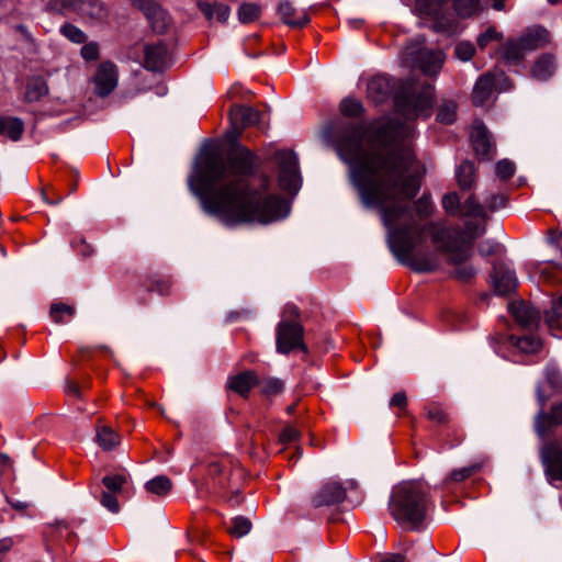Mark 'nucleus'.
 <instances>
[{
    "label": "nucleus",
    "mask_w": 562,
    "mask_h": 562,
    "mask_svg": "<svg viewBox=\"0 0 562 562\" xmlns=\"http://www.w3.org/2000/svg\"><path fill=\"white\" fill-rule=\"evenodd\" d=\"M486 231L485 225H479L474 222H467L465 223V232L470 235L469 241L473 243V239L482 236ZM468 241V239H465Z\"/></svg>",
    "instance_id": "nucleus-54"
},
{
    "label": "nucleus",
    "mask_w": 562,
    "mask_h": 562,
    "mask_svg": "<svg viewBox=\"0 0 562 562\" xmlns=\"http://www.w3.org/2000/svg\"><path fill=\"white\" fill-rule=\"evenodd\" d=\"M199 9L205 15L206 19L212 20L215 16L214 3L200 2Z\"/></svg>",
    "instance_id": "nucleus-62"
},
{
    "label": "nucleus",
    "mask_w": 562,
    "mask_h": 562,
    "mask_svg": "<svg viewBox=\"0 0 562 562\" xmlns=\"http://www.w3.org/2000/svg\"><path fill=\"white\" fill-rule=\"evenodd\" d=\"M127 483V475L123 473L105 475L102 479V484L106 488L105 492L117 494L123 490V486Z\"/></svg>",
    "instance_id": "nucleus-38"
},
{
    "label": "nucleus",
    "mask_w": 562,
    "mask_h": 562,
    "mask_svg": "<svg viewBox=\"0 0 562 562\" xmlns=\"http://www.w3.org/2000/svg\"><path fill=\"white\" fill-rule=\"evenodd\" d=\"M457 119V104L452 100L443 101L437 113V121L452 124Z\"/></svg>",
    "instance_id": "nucleus-37"
},
{
    "label": "nucleus",
    "mask_w": 562,
    "mask_h": 562,
    "mask_svg": "<svg viewBox=\"0 0 562 562\" xmlns=\"http://www.w3.org/2000/svg\"><path fill=\"white\" fill-rule=\"evenodd\" d=\"M507 203V195L499 193L493 194L491 198L486 199L485 206L488 211L495 212L504 206Z\"/></svg>",
    "instance_id": "nucleus-52"
},
{
    "label": "nucleus",
    "mask_w": 562,
    "mask_h": 562,
    "mask_svg": "<svg viewBox=\"0 0 562 562\" xmlns=\"http://www.w3.org/2000/svg\"><path fill=\"white\" fill-rule=\"evenodd\" d=\"M390 407H396L401 411H405L407 407L406 393L403 391L395 393L390 400Z\"/></svg>",
    "instance_id": "nucleus-58"
},
{
    "label": "nucleus",
    "mask_w": 562,
    "mask_h": 562,
    "mask_svg": "<svg viewBox=\"0 0 562 562\" xmlns=\"http://www.w3.org/2000/svg\"><path fill=\"white\" fill-rule=\"evenodd\" d=\"M143 65L153 72L162 71L169 67L170 56L167 45L162 42L145 45Z\"/></svg>",
    "instance_id": "nucleus-9"
},
{
    "label": "nucleus",
    "mask_w": 562,
    "mask_h": 562,
    "mask_svg": "<svg viewBox=\"0 0 562 562\" xmlns=\"http://www.w3.org/2000/svg\"><path fill=\"white\" fill-rule=\"evenodd\" d=\"M117 67L112 61H103L99 65L95 76V93L101 97H108L117 86Z\"/></svg>",
    "instance_id": "nucleus-8"
},
{
    "label": "nucleus",
    "mask_w": 562,
    "mask_h": 562,
    "mask_svg": "<svg viewBox=\"0 0 562 562\" xmlns=\"http://www.w3.org/2000/svg\"><path fill=\"white\" fill-rule=\"evenodd\" d=\"M562 317V293L559 301L554 304L551 314L547 316V324L549 328L561 325Z\"/></svg>",
    "instance_id": "nucleus-51"
},
{
    "label": "nucleus",
    "mask_w": 562,
    "mask_h": 562,
    "mask_svg": "<svg viewBox=\"0 0 562 562\" xmlns=\"http://www.w3.org/2000/svg\"><path fill=\"white\" fill-rule=\"evenodd\" d=\"M60 33L70 42L76 44H82L87 40V35L78 26L71 23H65L60 27Z\"/></svg>",
    "instance_id": "nucleus-41"
},
{
    "label": "nucleus",
    "mask_w": 562,
    "mask_h": 562,
    "mask_svg": "<svg viewBox=\"0 0 562 562\" xmlns=\"http://www.w3.org/2000/svg\"><path fill=\"white\" fill-rule=\"evenodd\" d=\"M346 498V490L339 482L324 484L312 498L314 507L331 506Z\"/></svg>",
    "instance_id": "nucleus-12"
},
{
    "label": "nucleus",
    "mask_w": 562,
    "mask_h": 562,
    "mask_svg": "<svg viewBox=\"0 0 562 562\" xmlns=\"http://www.w3.org/2000/svg\"><path fill=\"white\" fill-rule=\"evenodd\" d=\"M172 481L166 475H158L145 484L147 492L164 497L172 490Z\"/></svg>",
    "instance_id": "nucleus-32"
},
{
    "label": "nucleus",
    "mask_w": 562,
    "mask_h": 562,
    "mask_svg": "<svg viewBox=\"0 0 562 562\" xmlns=\"http://www.w3.org/2000/svg\"><path fill=\"white\" fill-rule=\"evenodd\" d=\"M368 97L376 104L384 102L392 92L391 80L384 75L374 76L368 83Z\"/></svg>",
    "instance_id": "nucleus-21"
},
{
    "label": "nucleus",
    "mask_w": 562,
    "mask_h": 562,
    "mask_svg": "<svg viewBox=\"0 0 562 562\" xmlns=\"http://www.w3.org/2000/svg\"><path fill=\"white\" fill-rule=\"evenodd\" d=\"M134 4L145 14L155 32L167 31L169 16L155 0H134Z\"/></svg>",
    "instance_id": "nucleus-10"
},
{
    "label": "nucleus",
    "mask_w": 562,
    "mask_h": 562,
    "mask_svg": "<svg viewBox=\"0 0 562 562\" xmlns=\"http://www.w3.org/2000/svg\"><path fill=\"white\" fill-rule=\"evenodd\" d=\"M509 312L515 321L526 329H533L540 322V312L525 302H514L509 305Z\"/></svg>",
    "instance_id": "nucleus-14"
},
{
    "label": "nucleus",
    "mask_w": 562,
    "mask_h": 562,
    "mask_svg": "<svg viewBox=\"0 0 562 562\" xmlns=\"http://www.w3.org/2000/svg\"><path fill=\"white\" fill-rule=\"evenodd\" d=\"M256 171L257 157L244 146L229 153L227 160L217 151H207L188 178V187L203 211L228 227L266 225L284 218L290 211L286 201L269 192L265 175L260 184L254 186L249 177Z\"/></svg>",
    "instance_id": "nucleus-2"
},
{
    "label": "nucleus",
    "mask_w": 562,
    "mask_h": 562,
    "mask_svg": "<svg viewBox=\"0 0 562 562\" xmlns=\"http://www.w3.org/2000/svg\"><path fill=\"white\" fill-rule=\"evenodd\" d=\"M538 341L530 337H524L518 341V347L525 351H533L538 348Z\"/></svg>",
    "instance_id": "nucleus-61"
},
{
    "label": "nucleus",
    "mask_w": 562,
    "mask_h": 562,
    "mask_svg": "<svg viewBox=\"0 0 562 562\" xmlns=\"http://www.w3.org/2000/svg\"><path fill=\"white\" fill-rule=\"evenodd\" d=\"M76 12L94 21H103L108 16V9L100 0H80Z\"/></svg>",
    "instance_id": "nucleus-23"
},
{
    "label": "nucleus",
    "mask_w": 562,
    "mask_h": 562,
    "mask_svg": "<svg viewBox=\"0 0 562 562\" xmlns=\"http://www.w3.org/2000/svg\"><path fill=\"white\" fill-rule=\"evenodd\" d=\"M461 206L460 198L456 192L447 193L442 198V207L449 214L456 215Z\"/></svg>",
    "instance_id": "nucleus-45"
},
{
    "label": "nucleus",
    "mask_w": 562,
    "mask_h": 562,
    "mask_svg": "<svg viewBox=\"0 0 562 562\" xmlns=\"http://www.w3.org/2000/svg\"><path fill=\"white\" fill-rule=\"evenodd\" d=\"M257 385H259L261 392L268 396L278 395L283 391V382L276 378L265 380L259 379V383Z\"/></svg>",
    "instance_id": "nucleus-42"
},
{
    "label": "nucleus",
    "mask_w": 562,
    "mask_h": 562,
    "mask_svg": "<svg viewBox=\"0 0 562 562\" xmlns=\"http://www.w3.org/2000/svg\"><path fill=\"white\" fill-rule=\"evenodd\" d=\"M13 541L11 538H3L0 540V557L3 559L7 552L12 548Z\"/></svg>",
    "instance_id": "nucleus-64"
},
{
    "label": "nucleus",
    "mask_w": 562,
    "mask_h": 562,
    "mask_svg": "<svg viewBox=\"0 0 562 562\" xmlns=\"http://www.w3.org/2000/svg\"><path fill=\"white\" fill-rule=\"evenodd\" d=\"M528 52L525 50L520 37L507 42L503 47V58L509 64H518Z\"/></svg>",
    "instance_id": "nucleus-31"
},
{
    "label": "nucleus",
    "mask_w": 562,
    "mask_h": 562,
    "mask_svg": "<svg viewBox=\"0 0 562 562\" xmlns=\"http://www.w3.org/2000/svg\"><path fill=\"white\" fill-rule=\"evenodd\" d=\"M297 436H299V432L295 428L285 427L280 435V441L282 443H286V442H290V441H293L294 439H296Z\"/></svg>",
    "instance_id": "nucleus-60"
},
{
    "label": "nucleus",
    "mask_w": 562,
    "mask_h": 562,
    "mask_svg": "<svg viewBox=\"0 0 562 562\" xmlns=\"http://www.w3.org/2000/svg\"><path fill=\"white\" fill-rule=\"evenodd\" d=\"M47 93V82L42 77H34L26 83L24 99L26 102H37Z\"/></svg>",
    "instance_id": "nucleus-27"
},
{
    "label": "nucleus",
    "mask_w": 562,
    "mask_h": 562,
    "mask_svg": "<svg viewBox=\"0 0 562 562\" xmlns=\"http://www.w3.org/2000/svg\"><path fill=\"white\" fill-rule=\"evenodd\" d=\"M502 38V34L498 33L495 27H488L484 33H481L476 43L481 49H484L488 46L490 43L499 41Z\"/></svg>",
    "instance_id": "nucleus-47"
},
{
    "label": "nucleus",
    "mask_w": 562,
    "mask_h": 562,
    "mask_svg": "<svg viewBox=\"0 0 562 562\" xmlns=\"http://www.w3.org/2000/svg\"><path fill=\"white\" fill-rule=\"evenodd\" d=\"M555 70L554 58L550 54L541 55L532 66L531 74L537 80H548Z\"/></svg>",
    "instance_id": "nucleus-25"
},
{
    "label": "nucleus",
    "mask_w": 562,
    "mask_h": 562,
    "mask_svg": "<svg viewBox=\"0 0 562 562\" xmlns=\"http://www.w3.org/2000/svg\"><path fill=\"white\" fill-rule=\"evenodd\" d=\"M80 0H48L46 7L50 11L63 12L65 10L76 11Z\"/></svg>",
    "instance_id": "nucleus-46"
},
{
    "label": "nucleus",
    "mask_w": 562,
    "mask_h": 562,
    "mask_svg": "<svg viewBox=\"0 0 562 562\" xmlns=\"http://www.w3.org/2000/svg\"><path fill=\"white\" fill-rule=\"evenodd\" d=\"M480 470H481V464L480 463H473V464L468 465V467H463V468H460V469L452 470L449 473V475L445 479V483L446 484H450V483L463 482L464 480L469 479L470 476H472L473 474H475Z\"/></svg>",
    "instance_id": "nucleus-34"
},
{
    "label": "nucleus",
    "mask_w": 562,
    "mask_h": 562,
    "mask_svg": "<svg viewBox=\"0 0 562 562\" xmlns=\"http://www.w3.org/2000/svg\"><path fill=\"white\" fill-rule=\"evenodd\" d=\"M97 442L105 451L113 450L120 443V436L108 426L97 428Z\"/></svg>",
    "instance_id": "nucleus-30"
},
{
    "label": "nucleus",
    "mask_w": 562,
    "mask_h": 562,
    "mask_svg": "<svg viewBox=\"0 0 562 562\" xmlns=\"http://www.w3.org/2000/svg\"><path fill=\"white\" fill-rule=\"evenodd\" d=\"M472 144L476 155L484 159H491L494 156L495 146L487 128L483 125H476L472 133Z\"/></svg>",
    "instance_id": "nucleus-16"
},
{
    "label": "nucleus",
    "mask_w": 562,
    "mask_h": 562,
    "mask_svg": "<svg viewBox=\"0 0 562 562\" xmlns=\"http://www.w3.org/2000/svg\"><path fill=\"white\" fill-rule=\"evenodd\" d=\"M537 394H538V401H539V403H540V411L537 413V415L535 416V419H533V429H535V430H536V420H537V417H538L540 414L549 415V414H551V413H552V411H553V408H554L555 406L562 405V402H560V403H554V404L550 407L549 412H546V411H544V406H546V404H547V397L541 393V390H540V389H538Z\"/></svg>",
    "instance_id": "nucleus-59"
},
{
    "label": "nucleus",
    "mask_w": 562,
    "mask_h": 562,
    "mask_svg": "<svg viewBox=\"0 0 562 562\" xmlns=\"http://www.w3.org/2000/svg\"><path fill=\"white\" fill-rule=\"evenodd\" d=\"M262 8L258 3L244 2L237 10V16L240 23L248 24L261 16Z\"/></svg>",
    "instance_id": "nucleus-33"
},
{
    "label": "nucleus",
    "mask_w": 562,
    "mask_h": 562,
    "mask_svg": "<svg viewBox=\"0 0 562 562\" xmlns=\"http://www.w3.org/2000/svg\"><path fill=\"white\" fill-rule=\"evenodd\" d=\"M81 57L87 61H93L99 58V45L94 42L85 44L81 47Z\"/></svg>",
    "instance_id": "nucleus-53"
},
{
    "label": "nucleus",
    "mask_w": 562,
    "mask_h": 562,
    "mask_svg": "<svg viewBox=\"0 0 562 562\" xmlns=\"http://www.w3.org/2000/svg\"><path fill=\"white\" fill-rule=\"evenodd\" d=\"M429 228L434 244L447 255V262L454 266L453 278L461 282L471 281L476 274V269L468 263L473 256L472 241H467L464 233L459 228L440 226L434 222L429 223Z\"/></svg>",
    "instance_id": "nucleus-4"
},
{
    "label": "nucleus",
    "mask_w": 562,
    "mask_h": 562,
    "mask_svg": "<svg viewBox=\"0 0 562 562\" xmlns=\"http://www.w3.org/2000/svg\"><path fill=\"white\" fill-rule=\"evenodd\" d=\"M283 319L281 322H299L300 310L294 304L285 305L283 310Z\"/></svg>",
    "instance_id": "nucleus-56"
},
{
    "label": "nucleus",
    "mask_w": 562,
    "mask_h": 562,
    "mask_svg": "<svg viewBox=\"0 0 562 562\" xmlns=\"http://www.w3.org/2000/svg\"><path fill=\"white\" fill-rule=\"evenodd\" d=\"M411 127L396 120L375 123L368 149L363 147V123L340 125L334 133L333 146L349 167V180L366 207L378 209L387 228V243L397 260L418 273L434 272L439 259L434 254L414 255L429 223L419 224L412 215L408 201L419 191L420 183L409 171L415 155L400 139L409 136Z\"/></svg>",
    "instance_id": "nucleus-1"
},
{
    "label": "nucleus",
    "mask_w": 562,
    "mask_h": 562,
    "mask_svg": "<svg viewBox=\"0 0 562 562\" xmlns=\"http://www.w3.org/2000/svg\"><path fill=\"white\" fill-rule=\"evenodd\" d=\"M474 52L475 48L471 42H460L454 48L456 56L462 61L470 60L473 57Z\"/></svg>",
    "instance_id": "nucleus-48"
},
{
    "label": "nucleus",
    "mask_w": 562,
    "mask_h": 562,
    "mask_svg": "<svg viewBox=\"0 0 562 562\" xmlns=\"http://www.w3.org/2000/svg\"><path fill=\"white\" fill-rule=\"evenodd\" d=\"M260 116L261 113L255 108L238 104L233 105L229 109V117L236 132L235 137H239L244 128L258 124Z\"/></svg>",
    "instance_id": "nucleus-11"
},
{
    "label": "nucleus",
    "mask_w": 562,
    "mask_h": 562,
    "mask_svg": "<svg viewBox=\"0 0 562 562\" xmlns=\"http://www.w3.org/2000/svg\"><path fill=\"white\" fill-rule=\"evenodd\" d=\"M273 158L279 167L278 181L280 188L289 193H296L302 181L297 156L292 150H278Z\"/></svg>",
    "instance_id": "nucleus-6"
},
{
    "label": "nucleus",
    "mask_w": 562,
    "mask_h": 562,
    "mask_svg": "<svg viewBox=\"0 0 562 562\" xmlns=\"http://www.w3.org/2000/svg\"><path fill=\"white\" fill-rule=\"evenodd\" d=\"M430 505L427 486L409 480L396 484L391 492L389 512L394 520L409 530H420Z\"/></svg>",
    "instance_id": "nucleus-3"
},
{
    "label": "nucleus",
    "mask_w": 562,
    "mask_h": 562,
    "mask_svg": "<svg viewBox=\"0 0 562 562\" xmlns=\"http://www.w3.org/2000/svg\"><path fill=\"white\" fill-rule=\"evenodd\" d=\"M498 244L492 240H484L479 246V254L483 257H488L498 250Z\"/></svg>",
    "instance_id": "nucleus-57"
},
{
    "label": "nucleus",
    "mask_w": 562,
    "mask_h": 562,
    "mask_svg": "<svg viewBox=\"0 0 562 562\" xmlns=\"http://www.w3.org/2000/svg\"><path fill=\"white\" fill-rule=\"evenodd\" d=\"M339 111L347 117H360L364 113V108L359 100L345 98L339 104Z\"/></svg>",
    "instance_id": "nucleus-35"
},
{
    "label": "nucleus",
    "mask_w": 562,
    "mask_h": 562,
    "mask_svg": "<svg viewBox=\"0 0 562 562\" xmlns=\"http://www.w3.org/2000/svg\"><path fill=\"white\" fill-rule=\"evenodd\" d=\"M495 171H496V176L499 179L508 180L514 176V173L516 171V166L509 159H502L497 162Z\"/></svg>",
    "instance_id": "nucleus-43"
},
{
    "label": "nucleus",
    "mask_w": 562,
    "mask_h": 562,
    "mask_svg": "<svg viewBox=\"0 0 562 562\" xmlns=\"http://www.w3.org/2000/svg\"><path fill=\"white\" fill-rule=\"evenodd\" d=\"M229 472H231V462L227 459L212 460L207 464V473L212 477L220 476V475L225 476ZM217 484L221 488L229 487L228 480L226 477L220 479Z\"/></svg>",
    "instance_id": "nucleus-29"
},
{
    "label": "nucleus",
    "mask_w": 562,
    "mask_h": 562,
    "mask_svg": "<svg viewBox=\"0 0 562 562\" xmlns=\"http://www.w3.org/2000/svg\"><path fill=\"white\" fill-rule=\"evenodd\" d=\"M488 0H452V9L460 19H474L484 12Z\"/></svg>",
    "instance_id": "nucleus-18"
},
{
    "label": "nucleus",
    "mask_w": 562,
    "mask_h": 562,
    "mask_svg": "<svg viewBox=\"0 0 562 562\" xmlns=\"http://www.w3.org/2000/svg\"><path fill=\"white\" fill-rule=\"evenodd\" d=\"M278 12L282 22L290 27L301 29L310 22L308 15L304 11L299 12L288 0L279 3Z\"/></svg>",
    "instance_id": "nucleus-17"
},
{
    "label": "nucleus",
    "mask_w": 562,
    "mask_h": 562,
    "mask_svg": "<svg viewBox=\"0 0 562 562\" xmlns=\"http://www.w3.org/2000/svg\"><path fill=\"white\" fill-rule=\"evenodd\" d=\"M427 418L439 425H447L450 422L449 414L445 408L436 403H432L425 407Z\"/></svg>",
    "instance_id": "nucleus-40"
},
{
    "label": "nucleus",
    "mask_w": 562,
    "mask_h": 562,
    "mask_svg": "<svg viewBox=\"0 0 562 562\" xmlns=\"http://www.w3.org/2000/svg\"><path fill=\"white\" fill-rule=\"evenodd\" d=\"M250 529L251 521L244 516H237L232 519V526L228 528V532L235 538H241L246 536Z\"/></svg>",
    "instance_id": "nucleus-39"
},
{
    "label": "nucleus",
    "mask_w": 562,
    "mask_h": 562,
    "mask_svg": "<svg viewBox=\"0 0 562 562\" xmlns=\"http://www.w3.org/2000/svg\"><path fill=\"white\" fill-rule=\"evenodd\" d=\"M231 506H239L243 502V497L238 490L232 492L225 499Z\"/></svg>",
    "instance_id": "nucleus-63"
},
{
    "label": "nucleus",
    "mask_w": 562,
    "mask_h": 562,
    "mask_svg": "<svg viewBox=\"0 0 562 562\" xmlns=\"http://www.w3.org/2000/svg\"><path fill=\"white\" fill-rule=\"evenodd\" d=\"M416 63L426 75L437 74L443 64V55L440 50L420 49Z\"/></svg>",
    "instance_id": "nucleus-20"
},
{
    "label": "nucleus",
    "mask_w": 562,
    "mask_h": 562,
    "mask_svg": "<svg viewBox=\"0 0 562 562\" xmlns=\"http://www.w3.org/2000/svg\"><path fill=\"white\" fill-rule=\"evenodd\" d=\"M415 209L420 218L428 217L432 212V203L430 196L423 194L416 202Z\"/></svg>",
    "instance_id": "nucleus-49"
},
{
    "label": "nucleus",
    "mask_w": 562,
    "mask_h": 562,
    "mask_svg": "<svg viewBox=\"0 0 562 562\" xmlns=\"http://www.w3.org/2000/svg\"><path fill=\"white\" fill-rule=\"evenodd\" d=\"M259 383V378L255 371L248 370L236 375L228 376L226 387L241 397H248L251 389Z\"/></svg>",
    "instance_id": "nucleus-15"
},
{
    "label": "nucleus",
    "mask_w": 562,
    "mask_h": 562,
    "mask_svg": "<svg viewBox=\"0 0 562 562\" xmlns=\"http://www.w3.org/2000/svg\"><path fill=\"white\" fill-rule=\"evenodd\" d=\"M303 335L304 328L300 322H280L276 337L278 352L286 355L296 348L306 351Z\"/></svg>",
    "instance_id": "nucleus-7"
},
{
    "label": "nucleus",
    "mask_w": 562,
    "mask_h": 562,
    "mask_svg": "<svg viewBox=\"0 0 562 562\" xmlns=\"http://www.w3.org/2000/svg\"><path fill=\"white\" fill-rule=\"evenodd\" d=\"M215 16L218 22L225 23L231 14V9L227 4L214 2Z\"/></svg>",
    "instance_id": "nucleus-55"
},
{
    "label": "nucleus",
    "mask_w": 562,
    "mask_h": 562,
    "mask_svg": "<svg viewBox=\"0 0 562 562\" xmlns=\"http://www.w3.org/2000/svg\"><path fill=\"white\" fill-rule=\"evenodd\" d=\"M100 503L112 514H117L120 512V504L115 494L102 492L100 496Z\"/></svg>",
    "instance_id": "nucleus-50"
},
{
    "label": "nucleus",
    "mask_w": 562,
    "mask_h": 562,
    "mask_svg": "<svg viewBox=\"0 0 562 562\" xmlns=\"http://www.w3.org/2000/svg\"><path fill=\"white\" fill-rule=\"evenodd\" d=\"M396 111L407 120L416 119L420 115H429V110L434 103V93L431 85H425L417 95H406L398 93L394 99Z\"/></svg>",
    "instance_id": "nucleus-5"
},
{
    "label": "nucleus",
    "mask_w": 562,
    "mask_h": 562,
    "mask_svg": "<svg viewBox=\"0 0 562 562\" xmlns=\"http://www.w3.org/2000/svg\"><path fill=\"white\" fill-rule=\"evenodd\" d=\"M492 282L494 291L498 295H508L517 288L515 272L504 263L493 267Z\"/></svg>",
    "instance_id": "nucleus-13"
},
{
    "label": "nucleus",
    "mask_w": 562,
    "mask_h": 562,
    "mask_svg": "<svg viewBox=\"0 0 562 562\" xmlns=\"http://www.w3.org/2000/svg\"><path fill=\"white\" fill-rule=\"evenodd\" d=\"M24 132V123L19 117L0 116V135H7L11 140L16 142Z\"/></svg>",
    "instance_id": "nucleus-26"
},
{
    "label": "nucleus",
    "mask_w": 562,
    "mask_h": 562,
    "mask_svg": "<svg viewBox=\"0 0 562 562\" xmlns=\"http://www.w3.org/2000/svg\"><path fill=\"white\" fill-rule=\"evenodd\" d=\"M457 182L461 190H471L476 182V169L472 161L464 160L456 170Z\"/></svg>",
    "instance_id": "nucleus-24"
},
{
    "label": "nucleus",
    "mask_w": 562,
    "mask_h": 562,
    "mask_svg": "<svg viewBox=\"0 0 562 562\" xmlns=\"http://www.w3.org/2000/svg\"><path fill=\"white\" fill-rule=\"evenodd\" d=\"M171 283L169 280H165L161 278H153L148 280V283L146 284V290L148 292H156L161 295H166L170 292Z\"/></svg>",
    "instance_id": "nucleus-44"
},
{
    "label": "nucleus",
    "mask_w": 562,
    "mask_h": 562,
    "mask_svg": "<svg viewBox=\"0 0 562 562\" xmlns=\"http://www.w3.org/2000/svg\"><path fill=\"white\" fill-rule=\"evenodd\" d=\"M76 315V306L63 302H53L49 306V317L55 324H64Z\"/></svg>",
    "instance_id": "nucleus-28"
},
{
    "label": "nucleus",
    "mask_w": 562,
    "mask_h": 562,
    "mask_svg": "<svg viewBox=\"0 0 562 562\" xmlns=\"http://www.w3.org/2000/svg\"><path fill=\"white\" fill-rule=\"evenodd\" d=\"M525 50L528 53L544 47L550 42L549 32L542 26L528 29L521 36Z\"/></svg>",
    "instance_id": "nucleus-22"
},
{
    "label": "nucleus",
    "mask_w": 562,
    "mask_h": 562,
    "mask_svg": "<svg viewBox=\"0 0 562 562\" xmlns=\"http://www.w3.org/2000/svg\"><path fill=\"white\" fill-rule=\"evenodd\" d=\"M495 89V77L491 72L482 75L475 82L472 91V101L481 106L490 100Z\"/></svg>",
    "instance_id": "nucleus-19"
},
{
    "label": "nucleus",
    "mask_w": 562,
    "mask_h": 562,
    "mask_svg": "<svg viewBox=\"0 0 562 562\" xmlns=\"http://www.w3.org/2000/svg\"><path fill=\"white\" fill-rule=\"evenodd\" d=\"M464 215L487 220L484 206L476 200L474 194L469 195L462 205Z\"/></svg>",
    "instance_id": "nucleus-36"
}]
</instances>
